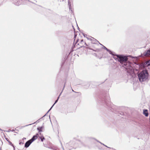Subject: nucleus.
Segmentation results:
<instances>
[{
    "label": "nucleus",
    "instance_id": "f257e3e1",
    "mask_svg": "<svg viewBox=\"0 0 150 150\" xmlns=\"http://www.w3.org/2000/svg\"><path fill=\"white\" fill-rule=\"evenodd\" d=\"M81 38V37L79 36V38L76 40L74 47H76L77 49H78L80 47H85L89 49H91V48L93 47L92 45L93 41L96 42V39L93 40L92 39H89L86 42H85L84 41L83 39H80Z\"/></svg>",
    "mask_w": 150,
    "mask_h": 150
},
{
    "label": "nucleus",
    "instance_id": "f03ea898",
    "mask_svg": "<svg viewBox=\"0 0 150 150\" xmlns=\"http://www.w3.org/2000/svg\"><path fill=\"white\" fill-rule=\"evenodd\" d=\"M117 57L118 61L122 64H123V66L126 69L127 72L131 73L133 71V67L131 66L130 63L127 61L128 58L127 57L117 55Z\"/></svg>",
    "mask_w": 150,
    "mask_h": 150
},
{
    "label": "nucleus",
    "instance_id": "7ed1b4c3",
    "mask_svg": "<svg viewBox=\"0 0 150 150\" xmlns=\"http://www.w3.org/2000/svg\"><path fill=\"white\" fill-rule=\"evenodd\" d=\"M149 74L148 71L143 70L138 74V77L140 82H143L146 81L148 79Z\"/></svg>",
    "mask_w": 150,
    "mask_h": 150
},
{
    "label": "nucleus",
    "instance_id": "20e7f679",
    "mask_svg": "<svg viewBox=\"0 0 150 150\" xmlns=\"http://www.w3.org/2000/svg\"><path fill=\"white\" fill-rule=\"evenodd\" d=\"M32 143V142L30 140H28L26 142L25 145V147L26 148L28 147Z\"/></svg>",
    "mask_w": 150,
    "mask_h": 150
},
{
    "label": "nucleus",
    "instance_id": "39448f33",
    "mask_svg": "<svg viewBox=\"0 0 150 150\" xmlns=\"http://www.w3.org/2000/svg\"><path fill=\"white\" fill-rule=\"evenodd\" d=\"M38 134H37L36 135L34 136L32 138V139H30V140L32 142L35 140L37 139V138L38 137Z\"/></svg>",
    "mask_w": 150,
    "mask_h": 150
},
{
    "label": "nucleus",
    "instance_id": "423d86ee",
    "mask_svg": "<svg viewBox=\"0 0 150 150\" xmlns=\"http://www.w3.org/2000/svg\"><path fill=\"white\" fill-rule=\"evenodd\" d=\"M143 114L146 116L147 117L149 115L147 110H144L143 111Z\"/></svg>",
    "mask_w": 150,
    "mask_h": 150
},
{
    "label": "nucleus",
    "instance_id": "0eeeda50",
    "mask_svg": "<svg viewBox=\"0 0 150 150\" xmlns=\"http://www.w3.org/2000/svg\"><path fill=\"white\" fill-rule=\"evenodd\" d=\"M145 55L146 56H150V49H149L147 52L145 54Z\"/></svg>",
    "mask_w": 150,
    "mask_h": 150
},
{
    "label": "nucleus",
    "instance_id": "6e6552de",
    "mask_svg": "<svg viewBox=\"0 0 150 150\" xmlns=\"http://www.w3.org/2000/svg\"><path fill=\"white\" fill-rule=\"evenodd\" d=\"M38 137H39V138L41 139V140L42 142H43V140L45 139L44 137L42 135L39 136L38 135Z\"/></svg>",
    "mask_w": 150,
    "mask_h": 150
},
{
    "label": "nucleus",
    "instance_id": "1a4fd4ad",
    "mask_svg": "<svg viewBox=\"0 0 150 150\" xmlns=\"http://www.w3.org/2000/svg\"><path fill=\"white\" fill-rule=\"evenodd\" d=\"M145 65L146 66L150 65V60L146 61Z\"/></svg>",
    "mask_w": 150,
    "mask_h": 150
},
{
    "label": "nucleus",
    "instance_id": "9d476101",
    "mask_svg": "<svg viewBox=\"0 0 150 150\" xmlns=\"http://www.w3.org/2000/svg\"><path fill=\"white\" fill-rule=\"evenodd\" d=\"M42 127H39L38 128V129L39 131H41V132L42 131Z\"/></svg>",
    "mask_w": 150,
    "mask_h": 150
},
{
    "label": "nucleus",
    "instance_id": "9b49d317",
    "mask_svg": "<svg viewBox=\"0 0 150 150\" xmlns=\"http://www.w3.org/2000/svg\"><path fill=\"white\" fill-rule=\"evenodd\" d=\"M3 144V142L1 141V140L0 139V146L1 145Z\"/></svg>",
    "mask_w": 150,
    "mask_h": 150
},
{
    "label": "nucleus",
    "instance_id": "f8f14e48",
    "mask_svg": "<svg viewBox=\"0 0 150 150\" xmlns=\"http://www.w3.org/2000/svg\"><path fill=\"white\" fill-rule=\"evenodd\" d=\"M66 0H58V1L61 2L62 1H65Z\"/></svg>",
    "mask_w": 150,
    "mask_h": 150
},
{
    "label": "nucleus",
    "instance_id": "ddd939ff",
    "mask_svg": "<svg viewBox=\"0 0 150 150\" xmlns=\"http://www.w3.org/2000/svg\"><path fill=\"white\" fill-rule=\"evenodd\" d=\"M59 98V97L57 99V100H56L54 104L56 103L57 102Z\"/></svg>",
    "mask_w": 150,
    "mask_h": 150
},
{
    "label": "nucleus",
    "instance_id": "4468645a",
    "mask_svg": "<svg viewBox=\"0 0 150 150\" xmlns=\"http://www.w3.org/2000/svg\"><path fill=\"white\" fill-rule=\"evenodd\" d=\"M76 39V35H75L74 37V41L75 40V39Z\"/></svg>",
    "mask_w": 150,
    "mask_h": 150
},
{
    "label": "nucleus",
    "instance_id": "2eb2a0df",
    "mask_svg": "<svg viewBox=\"0 0 150 150\" xmlns=\"http://www.w3.org/2000/svg\"><path fill=\"white\" fill-rule=\"evenodd\" d=\"M20 0H18V1H20Z\"/></svg>",
    "mask_w": 150,
    "mask_h": 150
}]
</instances>
